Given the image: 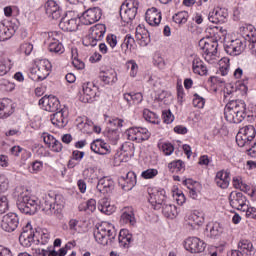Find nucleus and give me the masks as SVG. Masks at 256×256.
I'll return each instance as SVG.
<instances>
[{
  "mask_svg": "<svg viewBox=\"0 0 256 256\" xmlns=\"http://www.w3.org/2000/svg\"><path fill=\"white\" fill-rule=\"evenodd\" d=\"M51 122L56 125V127H59L60 129H63L65 125H67V113L65 109H60L56 113H54L51 117Z\"/></svg>",
  "mask_w": 256,
  "mask_h": 256,
  "instance_id": "obj_25",
  "label": "nucleus"
},
{
  "mask_svg": "<svg viewBox=\"0 0 256 256\" xmlns=\"http://www.w3.org/2000/svg\"><path fill=\"white\" fill-rule=\"evenodd\" d=\"M99 77L105 85H111L117 81V72L114 69H108L100 72Z\"/></svg>",
  "mask_w": 256,
  "mask_h": 256,
  "instance_id": "obj_30",
  "label": "nucleus"
},
{
  "mask_svg": "<svg viewBox=\"0 0 256 256\" xmlns=\"http://www.w3.org/2000/svg\"><path fill=\"white\" fill-rule=\"evenodd\" d=\"M39 105H42L45 111H49L50 113H55L59 111V107H61V102H59L58 97L44 96L39 100Z\"/></svg>",
  "mask_w": 256,
  "mask_h": 256,
  "instance_id": "obj_14",
  "label": "nucleus"
},
{
  "mask_svg": "<svg viewBox=\"0 0 256 256\" xmlns=\"http://www.w3.org/2000/svg\"><path fill=\"white\" fill-rule=\"evenodd\" d=\"M246 105L243 100L230 101L225 109L224 116L228 123H241L245 117H247Z\"/></svg>",
  "mask_w": 256,
  "mask_h": 256,
  "instance_id": "obj_1",
  "label": "nucleus"
},
{
  "mask_svg": "<svg viewBox=\"0 0 256 256\" xmlns=\"http://www.w3.org/2000/svg\"><path fill=\"white\" fill-rule=\"evenodd\" d=\"M193 105L198 109H203L205 107V98L199 96V94H194Z\"/></svg>",
  "mask_w": 256,
  "mask_h": 256,
  "instance_id": "obj_50",
  "label": "nucleus"
},
{
  "mask_svg": "<svg viewBox=\"0 0 256 256\" xmlns=\"http://www.w3.org/2000/svg\"><path fill=\"white\" fill-rule=\"evenodd\" d=\"M9 211V201L7 196H0V215Z\"/></svg>",
  "mask_w": 256,
  "mask_h": 256,
  "instance_id": "obj_49",
  "label": "nucleus"
},
{
  "mask_svg": "<svg viewBox=\"0 0 256 256\" xmlns=\"http://www.w3.org/2000/svg\"><path fill=\"white\" fill-rule=\"evenodd\" d=\"M17 29L13 26H6L4 24L0 25V41H9Z\"/></svg>",
  "mask_w": 256,
  "mask_h": 256,
  "instance_id": "obj_35",
  "label": "nucleus"
},
{
  "mask_svg": "<svg viewBox=\"0 0 256 256\" xmlns=\"http://www.w3.org/2000/svg\"><path fill=\"white\" fill-rule=\"evenodd\" d=\"M187 19H189V13L185 11L178 12L173 16L174 23H177L178 25H185Z\"/></svg>",
  "mask_w": 256,
  "mask_h": 256,
  "instance_id": "obj_43",
  "label": "nucleus"
},
{
  "mask_svg": "<svg viewBox=\"0 0 256 256\" xmlns=\"http://www.w3.org/2000/svg\"><path fill=\"white\" fill-rule=\"evenodd\" d=\"M120 222L124 225H135L137 220L135 219V212L133 211V207H124L122 209V214L120 217Z\"/></svg>",
  "mask_w": 256,
  "mask_h": 256,
  "instance_id": "obj_23",
  "label": "nucleus"
},
{
  "mask_svg": "<svg viewBox=\"0 0 256 256\" xmlns=\"http://www.w3.org/2000/svg\"><path fill=\"white\" fill-rule=\"evenodd\" d=\"M51 73V62L49 60H41L36 67L30 69V74L34 75V81H44Z\"/></svg>",
  "mask_w": 256,
  "mask_h": 256,
  "instance_id": "obj_6",
  "label": "nucleus"
},
{
  "mask_svg": "<svg viewBox=\"0 0 256 256\" xmlns=\"http://www.w3.org/2000/svg\"><path fill=\"white\" fill-rule=\"evenodd\" d=\"M46 15L51 19H61V15H63V9L61 6L55 2V0H48L45 4Z\"/></svg>",
  "mask_w": 256,
  "mask_h": 256,
  "instance_id": "obj_18",
  "label": "nucleus"
},
{
  "mask_svg": "<svg viewBox=\"0 0 256 256\" xmlns=\"http://www.w3.org/2000/svg\"><path fill=\"white\" fill-rule=\"evenodd\" d=\"M143 179H153L159 175V171L157 169H147L142 172Z\"/></svg>",
  "mask_w": 256,
  "mask_h": 256,
  "instance_id": "obj_51",
  "label": "nucleus"
},
{
  "mask_svg": "<svg viewBox=\"0 0 256 256\" xmlns=\"http://www.w3.org/2000/svg\"><path fill=\"white\" fill-rule=\"evenodd\" d=\"M143 117L145 121H147L148 123H152L153 125H159V123H161L159 117H157V114L150 111L149 109L144 110Z\"/></svg>",
  "mask_w": 256,
  "mask_h": 256,
  "instance_id": "obj_40",
  "label": "nucleus"
},
{
  "mask_svg": "<svg viewBox=\"0 0 256 256\" xmlns=\"http://www.w3.org/2000/svg\"><path fill=\"white\" fill-rule=\"evenodd\" d=\"M184 247L186 251H189L190 253H203L207 244L197 237H189L185 240Z\"/></svg>",
  "mask_w": 256,
  "mask_h": 256,
  "instance_id": "obj_12",
  "label": "nucleus"
},
{
  "mask_svg": "<svg viewBox=\"0 0 256 256\" xmlns=\"http://www.w3.org/2000/svg\"><path fill=\"white\" fill-rule=\"evenodd\" d=\"M117 237V230L115 226L103 222L94 229V238L97 243L100 245H109L113 243Z\"/></svg>",
  "mask_w": 256,
  "mask_h": 256,
  "instance_id": "obj_3",
  "label": "nucleus"
},
{
  "mask_svg": "<svg viewBox=\"0 0 256 256\" xmlns=\"http://www.w3.org/2000/svg\"><path fill=\"white\" fill-rule=\"evenodd\" d=\"M20 51L21 53H24V55H29L30 53H33V44L29 42L21 44Z\"/></svg>",
  "mask_w": 256,
  "mask_h": 256,
  "instance_id": "obj_55",
  "label": "nucleus"
},
{
  "mask_svg": "<svg viewBox=\"0 0 256 256\" xmlns=\"http://www.w3.org/2000/svg\"><path fill=\"white\" fill-rule=\"evenodd\" d=\"M107 137L109 141H111V143L115 145L117 141H119V131L117 130V128L109 130L107 133Z\"/></svg>",
  "mask_w": 256,
  "mask_h": 256,
  "instance_id": "obj_48",
  "label": "nucleus"
},
{
  "mask_svg": "<svg viewBox=\"0 0 256 256\" xmlns=\"http://www.w3.org/2000/svg\"><path fill=\"white\" fill-rule=\"evenodd\" d=\"M101 15H103V13L99 7L87 9L82 14L84 25H93V23H97V21L101 19Z\"/></svg>",
  "mask_w": 256,
  "mask_h": 256,
  "instance_id": "obj_16",
  "label": "nucleus"
},
{
  "mask_svg": "<svg viewBox=\"0 0 256 256\" xmlns=\"http://www.w3.org/2000/svg\"><path fill=\"white\" fill-rule=\"evenodd\" d=\"M192 69L196 75L205 76L208 73L207 66H205V63L200 58H194Z\"/></svg>",
  "mask_w": 256,
  "mask_h": 256,
  "instance_id": "obj_34",
  "label": "nucleus"
},
{
  "mask_svg": "<svg viewBox=\"0 0 256 256\" xmlns=\"http://www.w3.org/2000/svg\"><path fill=\"white\" fill-rule=\"evenodd\" d=\"M198 45L206 55L205 61H209L208 57H215V55H217V49L219 47V42H217V39L213 37L202 38Z\"/></svg>",
  "mask_w": 256,
  "mask_h": 256,
  "instance_id": "obj_7",
  "label": "nucleus"
},
{
  "mask_svg": "<svg viewBox=\"0 0 256 256\" xmlns=\"http://www.w3.org/2000/svg\"><path fill=\"white\" fill-rule=\"evenodd\" d=\"M153 63L159 69H165V60L161 57L160 54H155L153 58Z\"/></svg>",
  "mask_w": 256,
  "mask_h": 256,
  "instance_id": "obj_54",
  "label": "nucleus"
},
{
  "mask_svg": "<svg viewBox=\"0 0 256 256\" xmlns=\"http://www.w3.org/2000/svg\"><path fill=\"white\" fill-rule=\"evenodd\" d=\"M121 11H123V9L120 10V17L124 23H131V21L137 17L136 8H127L124 13Z\"/></svg>",
  "mask_w": 256,
  "mask_h": 256,
  "instance_id": "obj_38",
  "label": "nucleus"
},
{
  "mask_svg": "<svg viewBox=\"0 0 256 256\" xmlns=\"http://www.w3.org/2000/svg\"><path fill=\"white\" fill-rule=\"evenodd\" d=\"M77 21H79V19L77 18H62L59 23V27L60 29H62V31H77V29L79 28V24L77 23Z\"/></svg>",
  "mask_w": 256,
  "mask_h": 256,
  "instance_id": "obj_27",
  "label": "nucleus"
},
{
  "mask_svg": "<svg viewBox=\"0 0 256 256\" xmlns=\"http://www.w3.org/2000/svg\"><path fill=\"white\" fill-rule=\"evenodd\" d=\"M131 241H133V235L129 233V230L122 229L119 232L118 242L120 247L124 249H129V245H131Z\"/></svg>",
  "mask_w": 256,
  "mask_h": 256,
  "instance_id": "obj_32",
  "label": "nucleus"
},
{
  "mask_svg": "<svg viewBox=\"0 0 256 256\" xmlns=\"http://www.w3.org/2000/svg\"><path fill=\"white\" fill-rule=\"evenodd\" d=\"M45 37L49 43L48 50L50 53H55V55H63L65 53V46H63V34L59 32H47Z\"/></svg>",
  "mask_w": 256,
  "mask_h": 256,
  "instance_id": "obj_5",
  "label": "nucleus"
},
{
  "mask_svg": "<svg viewBox=\"0 0 256 256\" xmlns=\"http://www.w3.org/2000/svg\"><path fill=\"white\" fill-rule=\"evenodd\" d=\"M118 184L123 191H131L137 185V176L133 172H128L126 176L118 178Z\"/></svg>",
  "mask_w": 256,
  "mask_h": 256,
  "instance_id": "obj_17",
  "label": "nucleus"
},
{
  "mask_svg": "<svg viewBox=\"0 0 256 256\" xmlns=\"http://www.w3.org/2000/svg\"><path fill=\"white\" fill-rule=\"evenodd\" d=\"M236 143H237L238 147H245V145H249L251 143V141L243 133V130L240 129L236 135Z\"/></svg>",
  "mask_w": 256,
  "mask_h": 256,
  "instance_id": "obj_44",
  "label": "nucleus"
},
{
  "mask_svg": "<svg viewBox=\"0 0 256 256\" xmlns=\"http://www.w3.org/2000/svg\"><path fill=\"white\" fill-rule=\"evenodd\" d=\"M247 219H256V208H248L246 212Z\"/></svg>",
  "mask_w": 256,
  "mask_h": 256,
  "instance_id": "obj_63",
  "label": "nucleus"
},
{
  "mask_svg": "<svg viewBox=\"0 0 256 256\" xmlns=\"http://www.w3.org/2000/svg\"><path fill=\"white\" fill-rule=\"evenodd\" d=\"M83 95L80 96L82 103H93L99 97V88L93 82H86L82 85Z\"/></svg>",
  "mask_w": 256,
  "mask_h": 256,
  "instance_id": "obj_8",
  "label": "nucleus"
},
{
  "mask_svg": "<svg viewBox=\"0 0 256 256\" xmlns=\"http://www.w3.org/2000/svg\"><path fill=\"white\" fill-rule=\"evenodd\" d=\"M106 31L107 27L105 26V24H96L95 26L90 28L89 36L94 39H98V41H101L105 36Z\"/></svg>",
  "mask_w": 256,
  "mask_h": 256,
  "instance_id": "obj_33",
  "label": "nucleus"
},
{
  "mask_svg": "<svg viewBox=\"0 0 256 256\" xmlns=\"http://www.w3.org/2000/svg\"><path fill=\"white\" fill-rule=\"evenodd\" d=\"M188 219V225H190V227H201L205 222V214L201 211L195 210L189 215Z\"/></svg>",
  "mask_w": 256,
  "mask_h": 256,
  "instance_id": "obj_29",
  "label": "nucleus"
},
{
  "mask_svg": "<svg viewBox=\"0 0 256 256\" xmlns=\"http://www.w3.org/2000/svg\"><path fill=\"white\" fill-rule=\"evenodd\" d=\"M221 233H223V228L221 227V224L217 222L207 224L204 231V235L209 239H217Z\"/></svg>",
  "mask_w": 256,
  "mask_h": 256,
  "instance_id": "obj_21",
  "label": "nucleus"
},
{
  "mask_svg": "<svg viewBox=\"0 0 256 256\" xmlns=\"http://www.w3.org/2000/svg\"><path fill=\"white\" fill-rule=\"evenodd\" d=\"M106 39L108 45H110L112 49H114V47H117V36L115 34H109Z\"/></svg>",
  "mask_w": 256,
  "mask_h": 256,
  "instance_id": "obj_60",
  "label": "nucleus"
},
{
  "mask_svg": "<svg viewBox=\"0 0 256 256\" xmlns=\"http://www.w3.org/2000/svg\"><path fill=\"white\" fill-rule=\"evenodd\" d=\"M229 201L233 209H237L238 211H245L246 215L249 209H253V207H249V205H247V197L241 192H231Z\"/></svg>",
  "mask_w": 256,
  "mask_h": 256,
  "instance_id": "obj_9",
  "label": "nucleus"
},
{
  "mask_svg": "<svg viewBox=\"0 0 256 256\" xmlns=\"http://www.w3.org/2000/svg\"><path fill=\"white\" fill-rule=\"evenodd\" d=\"M0 227L6 233H13L19 227V216L13 212L4 215Z\"/></svg>",
  "mask_w": 256,
  "mask_h": 256,
  "instance_id": "obj_10",
  "label": "nucleus"
},
{
  "mask_svg": "<svg viewBox=\"0 0 256 256\" xmlns=\"http://www.w3.org/2000/svg\"><path fill=\"white\" fill-rule=\"evenodd\" d=\"M51 145L52 151L55 153H61V151H63V144L59 140L56 139Z\"/></svg>",
  "mask_w": 256,
  "mask_h": 256,
  "instance_id": "obj_62",
  "label": "nucleus"
},
{
  "mask_svg": "<svg viewBox=\"0 0 256 256\" xmlns=\"http://www.w3.org/2000/svg\"><path fill=\"white\" fill-rule=\"evenodd\" d=\"M65 207V200L61 195L46 194L41 201L40 208L46 215H61Z\"/></svg>",
  "mask_w": 256,
  "mask_h": 256,
  "instance_id": "obj_2",
  "label": "nucleus"
},
{
  "mask_svg": "<svg viewBox=\"0 0 256 256\" xmlns=\"http://www.w3.org/2000/svg\"><path fill=\"white\" fill-rule=\"evenodd\" d=\"M241 131L248 138L250 142H252L253 139H255L256 131L253 125L245 126L241 128Z\"/></svg>",
  "mask_w": 256,
  "mask_h": 256,
  "instance_id": "obj_46",
  "label": "nucleus"
},
{
  "mask_svg": "<svg viewBox=\"0 0 256 256\" xmlns=\"http://www.w3.org/2000/svg\"><path fill=\"white\" fill-rule=\"evenodd\" d=\"M238 248L241 251H248L246 256H254L255 255V248L253 247V243L249 240H240L238 243Z\"/></svg>",
  "mask_w": 256,
  "mask_h": 256,
  "instance_id": "obj_39",
  "label": "nucleus"
},
{
  "mask_svg": "<svg viewBox=\"0 0 256 256\" xmlns=\"http://www.w3.org/2000/svg\"><path fill=\"white\" fill-rule=\"evenodd\" d=\"M115 185L113 182V179L109 177H102L98 180V184L96 186V189L99 191V193H111L113 191Z\"/></svg>",
  "mask_w": 256,
  "mask_h": 256,
  "instance_id": "obj_22",
  "label": "nucleus"
},
{
  "mask_svg": "<svg viewBox=\"0 0 256 256\" xmlns=\"http://www.w3.org/2000/svg\"><path fill=\"white\" fill-rule=\"evenodd\" d=\"M146 21L152 27L159 25L161 23V12L155 7L148 9L146 11Z\"/></svg>",
  "mask_w": 256,
  "mask_h": 256,
  "instance_id": "obj_26",
  "label": "nucleus"
},
{
  "mask_svg": "<svg viewBox=\"0 0 256 256\" xmlns=\"http://www.w3.org/2000/svg\"><path fill=\"white\" fill-rule=\"evenodd\" d=\"M17 207L21 213L25 215H35L39 204L35 198H32L29 195L21 194L17 200Z\"/></svg>",
  "mask_w": 256,
  "mask_h": 256,
  "instance_id": "obj_4",
  "label": "nucleus"
},
{
  "mask_svg": "<svg viewBox=\"0 0 256 256\" xmlns=\"http://www.w3.org/2000/svg\"><path fill=\"white\" fill-rule=\"evenodd\" d=\"M121 47L122 49H129V51H132V49H135V38H133L131 34H127Z\"/></svg>",
  "mask_w": 256,
  "mask_h": 256,
  "instance_id": "obj_45",
  "label": "nucleus"
},
{
  "mask_svg": "<svg viewBox=\"0 0 256 256\" xmlns=\"http://www.w3.org/2000/svg\"><path fill=\"white\" fill-rule=\"evenodd\" d=\"M233 186L235 189H241V191H247L249 186L247 184H243L239 178H233Z\"/></svg>",
  "mask_w": 256,
  "mask_h": 256,
  "instance_id": "obj_57",
  "label": "nucleus"
},
{
  "mask_svg": "<svg viewBox=\"0 0 256 256\" xmlns=\"http://www.w3.org/2000/svg\"><path fill=\"white\" fill-rule=\"evenodd\" d=\"M15 113V105L13 101L9 98H4L0 100V119H7Z\"/></svg>",
  "mask_w": 256,
  "mask_h": 256,
  "instance_id": "obj_19",
  "label": "nucleus"
},
{
  "mask_svg": "<svg viewBox=\"0 0 256 256\" xmlns=\"http://www.w3.org/2000/svg\"><path fill=\"white\" fill-rule=\"evenodd\" d=\"M55 140L56 139L55 137H53V135L47 134V133L43 134V141L46 145H48V147H51V145H53Z\"/></svg>",
  "mask_w": 256,
  "mask_h": 256,
  "instance_id": "obj_61",
  "label": "nucleus"
},
{
  "mask_svg": "<svg viewBox=\"0 0 256 256\" xmlns=\"http://www.w3.org/2000/svg\"><path fill=\"white\" fill-rule=\"evenodd\" d=\"M230 181H231V178H229V172H225V171L217 172L215 177V183L217 187H220L221 189H227V187H229Z\"/></svg>",
  "mask_w": 256,
  "mask_h": 256,
  "instance_id": "obj_31",
  "label": "nucleus"
},
{
  "mask_svg": "<svg viewBox=\"0 0 256 256\" xmlns=\"http://www.w3.org/2000/svg\"><path fill=\"white\" fill-rule=\"evenodd\" d=\"M98 209L101 213H104V215H111L113 213V206L107 202V199H102L99 202Z\"/></svg>",
  "mask_w": 256,
  "mask_h": 256,
  "instance_id": "obj_41",
  "label": "nucleus"
},
{
  "mask_svg": "<svg viewBox=\"0 0 256 256\" xmlns=\"http://www.w3.org/2000/svg\"><path fill=\"white\" fill-rule=\"evenodd\" d=\"M97 209V201L95 199H89L84 208H80V211H88V213H93Z\"/></svg>",
  "mask_w": 256,
  "mask_h": 256,
  "instance_id": "obj_47",
  "label": "nucleus"
},
{
  "mask_svg": "<svg viewBox=\"0 0 256 256\" xmlns=\"http://www.w3.org/2000/svg\"><path fill=\"white\" fill-rule=\"evenodd\" d=\"M162 213L167 219H175L177 217V206L164 202L161 206Z\"/></svg>",
  "mask_w": 256,
  "mask_h": 256,
  "instance_id": "obj_36",
  "label": "nucleus"
},
{
  "mask_svg": "<svg viewBox=\"0 0 256 256\" xmlns=\"http://www.w3.org/2000/svg\"><path fill=\"white\" fill-rule=\"evenodd\" d=\"M161 151H163L165 155H171L175 151V147H173L171 143H164L161 146Z\"/></svg>",
  "mask_w": 256,
  "mask_h": 256,
  "instance_id": "obj_58",
  "label": "nucleus"
},
{
  "mask_svg": "<svg viewBox=\"0 0 256 256\" xmlns=\"http://www.w3.org/2000/svg\"><path fill=\"white\" fill-rule=\"evenodd\" d=\"M0 256H13V253L9 248H5V246H0Z\"/></svg>",
  "mask_w": 256,
  "mask_h": 256,
  "instance_id": "obj_64",
  "label": "nucleus"
},
{
  "mask_svg": "<svg viewBox=\"0 0 256 256\" xmlns=\"http://www.w3.org/2000/svg\"><path fill=\"white\" fill-rule=\"evenodd\" d=\"M208 20L210 23H215L216 25L218 23H225L227 21V11L221 8L215 9L209 13Z\"/></svg>",
  "mask_w": 256,
  "mask_h": 256,
  "instance_id": "obj_24",
  "label": "nucleus"
},
{
  "mask_svg": "<svg viewBox=\"0 0 256 256\" xmlns=\"http://www.w3.org/2000/svg\"><path fill=\"white\" fill-rule=\"evenodd\" d=\"M9 188V179L5 175H0V193H5Z\"/></svg>",
  "mask_w": 256,
  "mask_h": 256,
  "instance_id": "obj_56",
  "label": "nucleus"
},
{
  "mask_svg": "<svg viewBox=\"0 0 256 256\" xmlns=\"http://www.w3.org/2000/svg\"><path fill=\"white\" fill-rule=\"evenodd\" d=\"M171 173H179L185 169V163L182 160H176L168 164Z\"/></svg>",
  "mask_w": 256,
  "mask_h": 256,
  "instance_id": "obj_42",
  "label": "nucleus"
},
{
  "mask_svg": "<svg viewBox=\"0 0 256 256\" xmlns=\"http://www.w3.org/2000/svg\"><path fill=\"white\" fill-rule=\"evenodd\" d=\"M162 118L164 123H166L167 125L171 124L172 121H175V116H173L171 110H164L162 112Z\"/></svg>",
  "mask_w": 256,
  "mask_h": 256,
  "instance_id": "obj_53",
  "label": "nucleus"
},
{
  "mask_svg": "<svg viewBox=\"0 0 256 256\" xmlns=\"http://www.w3.org/2000/svg\"><path fill=\"white\" fill-rule=\"evenodd\" d=\"M128 137L132 141H148L151 137V132L147 128L133 127L128 129Z\"/></svg>",
  "mask_w": 256,
  "mask_h": 256,
  "instance_id": "obj_15",
  "label": "nucleus"
},
{
  "mask_svg": "<svg viewBox=\"0 0 256 256\" xmlns=\"http://www.w3.org/2000/svg\"><path fill=\"white\" fill-rule=\"evenodd\" d=\"M109 149V145L103 140L97 139L91 144V150L98 155H107V153H111V150Z\"/></svg>",
  "mask_w": 256,
  "mask_h": 256,
  "instance_id": "obj_28",
  "label": "nucleus"
},
{
  "mask_svg": "<svg viewBox=\"0 0 256 256\" xmlns=\"http://www.w3.org/2000/svg\"><path fill=\"white\" fill-rule=\"evenodd\" d=\"M183 185H186L187 188L189 189V195L192 199H197L198 194H197V190L195 189V186L193 185V182H187V180H185L183 182Z\"/></svg>",
  "mask_w": 256,
  "mask_h": 256,
  "instance_id": "obj_52",
  "label": "nucleus"
},
{
  "mask_svg": "<svg viewBox=\"0 0 256 256\" xmlns=\"http://www.w3.org/2000/svg\"><path fill=\"white\" fill-rule=\"evenodd\" d=\"M148 201L152 207H154V209H161V206L166 203L165 190H156L152 193H149Z\"/></svg>",
  "mask_w": 256,
  "mask_h": 256,
  "instance_id": "obj_20",
  "label": "nucleus"
},
{
  "mask_svg": "<svg viewBox=\"0 0 256 256\" xmlns=\"http://www.w3.org/2000/svg\"><path fill=\"white\" fill-rule=\"evenodd\" d=\"M136 41L140 47H147L151 43V34L147 30L136 31Z\"/></svg>",
  "mask_w": 256,
  "mask_h": 256,
  "instance_id": "obj_37",
  "label": "nucleus"
},
{
  "mask_svg": "<svg viewBox=\"0 0 256 256\" xmlns=\"http://www.w3.org/2000/svg\"><path fill=\"white\" fill-rule=\"evenodd\" d=\"M98 41L100 40L88 35L85 39L84 45H86V47H95Z\"/></svg>",
  "mask_w": 256,
  "mask_h": 256,
  "instance_id": "obj_59",
  "label": "nucleus"
},
{
  "mask_svg": "<svg viewBox=\"0 0 256 256\" xmlns=\"http://www.w3.org/2000/svg\"><path fill=\"white\" fill-rule=\"evenodd\" d=\"M224 50L228 55L237 57V55H241V53H243L245 50V44L241 39H234L224 44Z\"/></svg>",
  "mask_w": 256,
  "mask_h": 256,
  "instance_id": "obj_13",
  "label": "nucleus"
},
{
  "mask_svg": "<svg viewBox=\"0 0 256 256\" xmlns=\"http://www.w3.org/2000/svg\"><path fill=\"white\" fill-rule=\"evenodd\" d=\"M35 241V230L31 225V222H28L23 228L19 236V243L22 247H31Z\"/></svg>",
  "mask_w": 256,
  "mask_h": 256,
  "instance_id": "obj_11",
  "label": "nucleus"
}]
</instances>
